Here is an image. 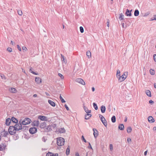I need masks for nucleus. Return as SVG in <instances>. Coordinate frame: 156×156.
Wrapping results in <instances>:
<instances>
[{
	"instance_id": "obj_1",
	"label": "nucleus",
	"mask_w": 156,
	"mask_h": 156,
	"mask_svg": "<svg viewBox=\"0 0 156 156\" xmlns=\"http://www.w3.org/2000/svg\"><path fill=\"white\" fill-rule=\"evenodd\" d=\"M64 142L65 140L63 138L60 137L57 138V143L58 145L59 146L63 145Z\"/></svg>"
},
{
	"instance_id": "obj_2",
	"label": "nucleus",
	"mask_w": 156,
	"mask_h": 156,
	"mask_svg": "<svg viewBox=\"0 0 156 156\" xmlns=\"http://www.w3.org/2000/svg\"><path fill=\"white\" fill-rule=\"evenodd\" d=\"M128 74V72H124L123 74L119 78V81L120 82L124 81L127 77Z\"/></svg>"
},
{
	"instance_id": "obj_3",
	"label": "nucleus",
	"mask_w": 156,
	"mask_h": 156,
	"mask_svg": "<svg viewBox=\"0 0 156 156\" xmlns=\"http://www.w3.org/2000/svg\"><path fill=\"white\" fill-rule=\"evenodd\" d=\"M17 131L15 127L13 126H10L9 129V132L10 134L14 135Z\"/></svg>"
},
{
	"instance_id": "obj_4",
	"label": "nucleus",
	"mask_w": 156,
	"mask_h": 156,
	"mask_svg": "<svg viewBox=\"0 0 156 156\" xmlns=\"http://www.w3.org/2000/svg\"><path fill=\"white\" fill-rule=\"evenodd\" d=\"M99 116L102 123L105 127H106L107 125V121L105 118L101 114H99Z\"/></svg>"
},
{
	"instance_id": "obj_5",
	"label": "nucleus",
	"mask_w": 156,
	"mask_h": 156,
	"mask_svg": "<svg viewBox=\"0 0 156 156\" xmlns=\"http://www.w3.org/2000/svg\"><path fill=\"white\" fill-rule=\"evenodd\" d=\"M31 122V120L28 118H26L21 122V123L23 125H26L30 124Z\"/></svg>"
},
{
	"instance_id": "obj_6",
	"label": "nucleus",
	"mask_w": 156,
	"mask_h": 156,
	"mask_svg": "<svg viewBox=\"0 0 156 156\" xmlns=\"http://www.w3.org/2000/svg\"><path fill=\"white\" fill-rule=\"evenodd\" d=\"M14 127L15 128L16 131H18L19 130H21L22 129L21 121H20L19 123L16 124L15 125Z\"/></svg>"
},
{
	"instance_id": "obj_7",
	"label": "nucleus",
	"mask_w": 156,
	"mask_h": 156,
	"mask_svg": "<svg viewBox=\"0 0 156 156\" xmlns=\"http://www.w3.org/2000/svg\"><path fill=\"white\" fill-rule=\"evenodd\" d=\"M76 82L79 83L83 85H84L85 84V83L84 81L81 78H77L76 79Z\"/></svg>"
},
{
	"instance_id": "obj_8",
	"label": "nucleus",
	"mask_w": 156,
	"mask_h": 156,
	"mask_svg": "<svg viewBox=\"0 0 156 156\" xmlns=\"http://www.w3.org/2000/svg\"><path fill=\"white\" fill-rule=\"evenodd\" d=\"M37 129L35 127L31 128L29 129V132L31 134H33L37 131Z\"/></svg>"
},
{
	"instance_id": "obj_9",
	"label": "nucleus",
	"mask_w": 156,
	"mask_h": 156,
	"mask_svg": "<svg viewBox=\"0 0 156 156\" xmlns=\"http://www.w3.org/2000/svg\"><path fill=\"white\" fill-rule=\"evenodd\" d=\"M38 119L42 121H47L48 120L47 118L46 117L42 115L39 116L38 117Z\"/></svg>"
},
{
	"instance_id": "obj_10",
	"label": "nucleus",
	"mask_w": 156,
	"mask_h": 156,
	"mask_svg": "<svg viewBox=\"0 0 156 156\" xmlns=\"http://www.w3.org/2000/svg\"><path fill=\"white\" fill-rule=\"evenodd\" d=\"M6 147V145L5 143H2L0 144V150L2 151L4 150Z\"/></svg>"
},
{
	"instance_id": "obj_11",
	"label": "nucleus",
	"mask_w": 156,
	"mask_h": 156,
	"mask_svg": "<svg viewBox=\"0 0 156 156\" xmlns=\"http://www.w3.org/2000/svg\"><path fill=\"white\" fill-rule=\"evenodd\" d=\"M148 120L150 123H153L154 121V118L151 116H149L148 117Z\"/></svg>"
},
{
	"instance_id": "obj_12",
	"label": "nucleus",
	"mask_w": 156,
	"mask_h": 156,
	"mask_svg": "<svg viewBox=\"0 0 156 156\" xmlns=\"http://www.w3.org/2000/svg\"><path fill=\"white\" fill-rule=\"evenodd\" d=\"M93 131H94L93 134L94 137L95 139H96L98 136V131L97 130L95 129H93Z\"/></svg>"
},
{
	"instance_id": "obj_13",
	"label": "nucleus",
	"mask_w": 156,
	"mask_h": 156,
	"mask_svg": "<svg viewBox=\"0 0 156 156\" xmlns=\"http://www.w3.org/2000/svg\"><path fill=\"white\" fill-rule=\"evenodd\" d=\"M35 81L38 84H40L41 82V79L39 77H36Z\"/></svg>"
},
{
	"instance_id": "obj_14",
	"label": "nucleus",
	"mask_w": 156,
	"mask_h": 156,
	"mask_svg": "<svg viewBox=\"0 0 156 156\" xmlns=\"http://www.w3.org/2000/svg\"><path fill=\"white\" fill-rule=\"evenodd\" d=\"M83 109L86 113L90 114L91 112V110L88 109V108L85 106L84 105L83 106Z\"/></svg>"
},
{
	"instance_id": "obj_15",
	"label": "nucleus",
	"mask_w": 156,
	"mask_h": 156,
	"mask_svg": "<svg viewBox=\"0 0 156 156\" xmlns=\"http://www.w3.org/2000/svg\"><path fill=\"white\" fill-rule=\"evenodd\" d=\"M48 103L52 106L55 107V104L54 102L50 100H48Z\"/></svg>"
},
{
	"instance_id": "obj_16",
	"label": "nucleus",
	"mask_w": 156,
	"mask_h": 156,
	"mask_svg": "<svg viewBox=\"0 0 156 156\" xmlns=\"http://www.w3.org/2000/svg\"><path fill=\"white\" fill-rule=\"evenodd\" d=\"M33 125L34 126H38L39 125V121L37 120V121H34L33 122Z\"/></svg>"
},
{
	"instance_id": "obj_17",
	"label": "nucleus",
	"mask_w": 156,
	"mask_h": 156,
	"mask_svg": "<svg viewBox=\"0 0 156 156\" xmlns=\"http://www.w3.org/2000/svg\"><path fill=\"white\" fill-rule=\"evenodd\" d=\"M126 15L127 16H130L132 15V14L131 13V11H130L128 9L126 10V11L125 13Z\"/></svg>"
},
{
	"instance_id": "obj_18",
	"label": "nucleus",
	"mask_w": 156,
	"mask_h": 156,
	"mask_svg": "<svg viewBox=\"0 0 156 156\" xmlns=\"http://www.w3.org/2000/svg\"><path fill=\"white\" fill-rule=\"evenodd\" d=\"M9 90L12 93H16L17 90L14 88H9Z\"/></svg>"
},
{
	"instance_id": "obj_19",
	"label": "nucleus",
	"mask_w": 156,
	"mask_h": 156,
	"mask_svg": "<svg viewBox=\"0 0 156 156\" xmlns=\"http://www.w3.org/2000/svg\"><path fill=\"white\" fill-rule=\"evenodd\" d=\"M106 108L105 106L102 105L101 107V110L102 113H104L105 112Z\"/></svg>"
},
{
	"instance_id": "obj_20",
	"label": "nucleus",
	"mask_w": 156,
	"mask_h": 156,
	"mask_svg": "<svg viewBox=\"0 0 156 156\" xmlns=\"http://www.w3.org/2000/svg\"><path fill=\"white\" fill-rule=\"evenodd\" d=\"M61 55L62 57L61 60L62 63H64L65 64H66V60L65 59V58L63 55L62 54H61Z\"/></svg>"
},
{
	"instance_id": "obj_21",
	"label": "nucleus",
	"mask_w": 156,
	"mask_h": 156,
	"mask_svg": "<svg viewBox=\"0 0 156 156\" xmlns=\"http://www.w3.org/2000/svg\"><path fill=\"white\" fill-rule=\"evenodd\" d=\"M145 93L149 97H151V93L150 91L149 90H146L145 91Z\"/></svg>"
},
{
	"instance_id": "obj_22",
	"label": "nucleus",
	"mask_w": 156,
	"mask_h": 156,
	"mask_svg": "<svg viewBox=\"0 0 156 156\" xmlns=\"http://www.w3.org/2000/svg\"><path fill=\"white\" fill-rule=\"evenodd\" d=\"M11 120L10 118H8L6 119V124L7 125L9 126V125Z\"/></svg>"
},
{
	"instance_id": "obj_23",
	"label": "nucleus",
	"mask_w": 156,
	"mask_h": 156,
	"mask_svg": "<svg viewBox=\"0 0 156 156\" xmlns=\"http://www.w3.org/2000/svg\"><path fill=\"white\" fill-rule=\"evenodd\" d=\"M11 120L14 123H17L18 122V120L14 117L12 118Z\"/></svg>"
},
{
	"instance_id": "obj_24",
	"label": "nucleus",
	"mask_w": 156,
	"mask_h": 156,
	"mask_svg": "<svg viewBox=\"0 0 156 156\" xmlns=\"http://www.w3.org/2000/svg\"><path fill=\"white\" fill-rule=\"evenodd\" d=\"M116 77L119 80V78L121 76L120 74V71L118 69L117 70L116 73Z\"/></svg>"
},
{
	"instance_id": "obj_25",
	"label": "nucleus",
	"mask_w": 156,
	"mask_h": 156,
	"mask_svg": "<svg viewBox=\"0 0 156 156\" xmlns=\"http://www.w3.org/2000/svg\"><path fill=\"white\" fill-rule=\"evenodd\" d=\"M118 128L121 130H123L124 129V126L123 124H120L119 125Z\"/></svg>"
},
{
	"instance_id": "obj_26",
	"label": "nucleus",
	"mask_w": 156,
	"mask_h": 156,
	"mask_svg": "<svg viewBox=\"0 0 156 156\" xmlns=\"http://www.w3.org/2000/svg\"><path fill=\"white\" fill-rule=\"evenodd\" d=\"M139 12L138 10L136 9L134 12V15L135 16H137L139 15Z\"/></svg>"
},
{
	"instance_id": "obj_27",
	"label": "nucleus",
	"mask_w": 156,
	"mask_h": 156,
	"mask_svg": "<svg viewBox=\"0 0 156 156\" xmlns=\"http://www.w3.org/2000/svg\"><path fill=\"white\" fill-rule=\"evenodd\" d=\"M86 55L88 58H90L91 57V54L90 51H87Z\"/></svg>"
},
{
	"instance_id": "obj_28",
	"label": "nucleus",
	"mask_w": 156,
	"mask_h": 156,
	"mask_svg": "<svg viewBox=\"0 0 156 156\" xmlns=\"http://www.w3.org/2000/svg\"><path fill=\"white\" fill-rule=\"evenodd\" d=\"M91 116V115L90 114H87L85 116V119H89Z\"/></svg>"
},
{
	"instance_id": "obj_29",
	"label": "nucleus",
	"mask_w": 156,
	"mask_h": 156,
	"mask_svg": "<svg viewBox=\"0 0 156 156\" xmlns=\"http://www.w3.org/2000/svg\"><path fill=\"white\" fill-rule=\"evenodd\" d=\"M70 153V148L69 146H68L66 149V154L67 155H68Z\"/></svg>"
},
{
	"instance_id": "obj_30",
	"label": "nucleus",
	"mask_w": 156,
	"mask_h": 156,
	"mask_svg": "<svg viewBox=\"0 0 156 156\" xmlns=\"http://www.w3.org/2000/svg\"><path fill=\"white\" fill-rule=\"evenodd\" d=\"M111 121L113 123L115 122L116 121V118L115 116H113L111 118Z\"/></svg>"
},
{
	"instance_id": "obj_31",
	"label": "nucleus",
	"mask_w": 156,
	"mask_h": 156,
	"mask_svg": "<svg viewBox=\"0 0 156 156\" xmlns=\"http://www.w3.org/2000/svg\"><path fill=\"white\" fill-rule=\"evenodd\" d=\"M132 130V128L130 127H128L127 129V131L128 133H130Z\"/></svg>"
},
{
	"instance_id": "obj_32",
	"label": "nucleus",
	"mask_w": 156,
	"mask_h": 156,
	"mask_svg": "<svg viewBox=\"0 0 156 156\" xmlns=\"http://www.w3.org/2000/svg\"><path fill=\"white\" fill-rule=\"evenodd\" d=\"M150 73L151 75H154V70L151 69L150 70Z\"/></svg>"
},
{
	"instance_id": "obj_33",
	"label": "nucleus",
	"mask_w": 156,
	"mask_h": 156,
	"mask_svg": "<svg viewBox=\"0 0 156 156\" xmlns=\"http://www.w3.org/2000/svg\"><path fill=\"white\" fill-rule=\"evenodd\" d=\"M60 100L61 101L62 103H65L66 102L62 98V97L61 96V95H60Z\"/></svg>"
},
{
	"instance_id": "obj_34",
	"label": "nucleus",
	"mask_w": 156,
	"mask_h": 156,
	"mask_svg": "<svg viewBox=\"0 0 156 156\" xmlns=\"http://www.w3.org/2000/svg\"><path fill=\"white\" fill-rule=\"evenodd\" d=\"M59 131L60 133H63L65 132V130L64 128H61L59 129Z\"/></svg>"
},
{
	"instance_id": "obj_35",
	"label": "nucleus",
	"mask_w": 156,
	"mask_h": 156,
	"mask_svg": "<svg viewBox=\"0 0 156 156\" xmlns=\"http://www.w3.org/2000/svg\"><path fill=\"white\" fill-rule=\"evenodd\" d=\"M93 105L94 107V108L96 110L98 109V106H97V105L95 103H93Z\"/></svg>"
},
{
	"instance_id": "obj_36",
	"label": "nucleus",
	"mask_w": 156,
	"mask_h": 156,
	"mask_svg": "<svg viewBox=\"0 0 156 156\" xmlns=\"http://www.w3.org/2000/svg\"><path fill=\"white\" fill-rule=\"evenodd\" d=\"M17 12L18 14L20 16H22L23 14V12L21 10H18Z\"/></svg>"
},
{
	"instance_id": "obj_37",
	"label": "nucleus",
	"mask_w": 156,
	"mask_h": 156,
	"mask_svg": "<svg viewBox=\"0 0 156 156\" xmlns=\"http://www.w3.org/2000/svg\"><path fill=\"white\" fill-rule=\"evenodd\" d=\"M0 76H1L2 79H4V80H5L6 79L5 76L3 74H1Z\"/></svg>"
},
{
	"instance_id": "obj_38",
	"label": "nucleus",
	"mask_w": 156,
	"mask_h": 156,
	"mask_svg": "<svg viewBox=\"0 0 156 156\" xmlns=\"http://www.w3.org/2000/svg\"><path fill=\"white\" fill-rule=\"evenodd\" d=\"M80 32H81V33H83L84 32V30H83V27H80Z\"/></svg>"
},
{
	"instance_id": "obj_39",
	"label": "nucleus",
	"mask_w": 156,
	"mask_h": 156,
	"mask_svg": "<svg viewBox=\"0 0 156 156\" xmlns=\"http://www.w3.org/2000/svg\"><path fill=\"white\" fill-rule=\"evenodd\" d=\"M53 155V153L48 152L46 154V156H51Z\"/></svg>"
},
{
	"instance_id": "obj_40",
	"label": "nucleus",
	"mask_w": 156,
	"mask_h": 156,
	"mask_svg": "<svg viewBox=\"0 0 156 156\" xmlns=\"http://www.w3.org/2000/svg\"><path fill=\"white\" fill-rule=\"evenodd\" d=\"M124 15L122 13H121L120 14V16L119 17V19H121V20H122L123 19Z\"/></svg>"
},
{
	"instance_id": "obj_41",
	"label": "nucleus",
	"mask_w": 156,
	"mask_h": 156,
	"mask_svg": "<svg viewBox=\"0 0 156 156\" xmlns=\"http://www.w3.org/2000/svg\"><path fill=\"white\" fill-rule=\"evenodd\" d=\"M109 149L111 151H112L113 150V145L112 144H110L109 145Z\"/></svg>"
},
{
	"instance_id": "obj_42",
	"label": "nucleus",
	"mask_w": 156,
	"mask_h": 156,
	"mask_svg": "<svg viewBox=\"0 0 156 156\" xmlns=\"http://www.w3.org/2000/svg\"><path fill=\"white\" fill-rule=\"evenodd\" d=\"M58 76L60 77V78L62 79H63L64 78V76H63V75L62 74H61L60 73H59L58 74Z\"/></svg>"
},
{
	"instance_id": "obj_43",
	"label": "nucleus",
	"mask_w": 156,
	"mask_h": 156,
	"mask_svg": "<svg viewBox=\"0 0 156 156\" xmlns=\"http://www.w3.org/2000/svg\"><path fill=\"white\" fill-rule=\"evenodd\" d=\"M82 140H83L84 142L86 143L87 142V141L85 139L84 136H82Z\"/></svg>"
},
{
	"instance_id": "obj_44",
	"label": "nucleus",
	"mask_w": 156,
	"mask_h": 156,
	"mask_svg": "<svg viewBox=\"0 0 156 156\" xmlns=\"http://www.w3.org/2000/svg\"><path fill=\"white\" fill-rule=\"evenodd\" d=\"M153 57H154V61L155 62H156V54H154V55Z\"/></svg>"
},
{
	"instance_id": "obj_45",
	"label": "nucleus",
	"mask_w": 156,
	"mask_h": 156,
	"mask_svg": "<svg viewBox=\"0 0 156 156\" xmlns=\"http://www.w3.org/2000/svg\"><path fill=\"white\" fill-rule=\"evenodd\" d=\"M7 50L9 52H11L12 51V49L11 48H9L7 49Z\"/></svg>"
},
{
	"instance_id": "obj_46",
	"label": "nucleus",
	"mask_w": 156,
	"mask_h": 156,
	"mask_svg": "<svg viewBox=\"0 0 156 156\" xmlns=\"http://www.w3.org/2000/svg\"><path fill=\"white\" fill-rule=\"evenodd\" d=\"M22 49L23 50L26 51L27 50V48L26 47L24 46L22 47Z\"/></svg>"
},
{
	"instance_id": "obj_47",
	"label": "nucleus",
	"mask_w": 156,
	"mask_h": 156,
	"mask_svg": "<svg viewBox=\"0 0 156 156\" xmlns=\"http://www.w3.org/2000/svg\"><path fill=\"white\" fill-rule=\"evenodd\" d=\"M17 48L20 51H21V48L20 47V46L19 45H17Z\"/></svg>"
},
{
	"instance_id": "obj_48",
	"label": "nucleus",
	"mask_w": 156,
	"mask_h": 156,
	"mask_svg": "<svg viewBox=\"0 0 156 156\" xmlns=\"http://www.w3.org/2000/svg\"><path fill=\"white\" fill-rule=\"evenodd\" d=\"M64 106L67 110H69V108L66 104H65Z\"/></svg>"
},
{
	"instance_id": "obj_49",
	"label": "nucleus",
	"mask_w": 156,
	"mask_h": 156,
	"mask_svg": "<svg viewBox=\"0 0 156 156\" xmlns=\"http://www.w3.org/2000/svg\"><path fill=\"white\" fill-rule=\"evenodd\" d=\"M151 20H156V15H154L153 16V19Z\"/></svg>"
},
{
	"instance_id": "obj_50",
	"label": "nucleus",
	"mask_w": 156,
	"mask_h": 156,
	"mask_svg": "<svg viewBox=\"0 0 156 156\" xmlns=\"http://www.w3.org/2000/svg\"><path fill=\"white\" fill-rule=\"evenodd\" d=\"M51 156H58V154L57 153H55V154H53V155Z\"/></svg>"
},
{
	"instance_id": "obj_51",
	"label": "nucleus",
	"mask_w": 156,
	"mask_h": 156,
	"mask_svg": "<svg viewBox=\"0 0 156 156\" xmlns=\"http://www.w3.org/2000/svg\"><path fill=\"white\" fill-rule=\"evenodd\" d=\"M8 132H5L4 135L5 136H7V135H8Z\"/></svg>"
},
{
	"instance_id": "obj_52",
	"label": "nucleus",
	"mask_w": 156,
	"mask_h": 156,
	"mask_svg": "<svg viewBox=\"0 0 156 156\" xmlns=\"http://www.w3.org/2000/svg\"><path fill=\"white\" fill-rule=\"evenodd\" d=\"M149 103H150V104H153L154 103V101H152V100H151L149 101Z\"/></svg>"
},
{
	"instance_id": "obj_53",
	"label": "nucleus",
	"mask_w": 156,
	"mask_h": 156,
	"mask_svg": "<svg viewBox=\"0 0 156 156\" xmlns=\"http://www.w3.org/2000/svg\"><path fill=\"white\" fill-rule=\"evenodd\" d=\"M127 142L129 143L130 142H131V140L130 138H128L127 139Z\"/></svg>"
},
{
	"instance_id": "obj_54",
	"label": "nucleus",
	"mask_w": 156,
	"mask_h": 156,
	"mask_svg": "<svg viewBox=\"0 0 156 156\" xmlns=\"http://www.w3.org/2000/svg\"><path fill=\"white\" fill-rule=\"evenodd\" d=\"M109 21H107V26H108V27H109Z\"/></svg>"
},
{
	"instance_id": "obj_55",
	"label": "nucleus",
	"mask_w": 156,
	"mask_h": 156,
	"mask_svg": "<svg viewBox=\"0 0 156 156\" xmlns=\"http://www.w3.org/2000/svg\"><path fill=\"white\" fill-rule=\"evenodd\" d=\"M89 148H90L91 149H92L90 143H89Z\"/></svg>"
},
{
	"instance_id": "obj_56",
	"label": "nucleus",
	"mask_w": 156,
	"mask_h": 156,
	"mask_svg": "<svg viewBox=\"0 0 156 156\" xmlns=\"http://www.w3.org/2000/svg\"><path fill=\"white\" fill-rule=\"evenodd\" d=\"M11 44L12 45H15V43L14 42H13L12 41H11Z\"/></svg>"
},
{
	"instance_id": "obj_57",
	"label": "nucleus",
	"mask_w": 156,
	"mask_h": 156,
	"mask_svg": "<svg viewBox=\"0 0 156 156\" xmlns=\"http://www.w3.org/2000/svg\"><path fill=\"white\" fill-rule=\"evenodd\" d=\"M29 71L32 73H33V71H32V69L31 68L30 69Z\"/></svg>"
},
{
	"instance_id": "obj_58",
	"label": "nucleus",
	"mask_w": 156,
	"mask_h": 156,
	"mask_svg": "<svg viewBox=\"0 0 156 156\" xmlns=\"http://www.w3.org/2000/svg\"><path fill=\"white\" fill-rule=\"evenodd\" d=\"M147 151H145L144 152V155H145V156L147 154Z\"/></svg>"
},
{
	"instance_id": "obj_59",
	"label": "nucleus",
	"mask_w": 156,
	"mask_h": 156,
	"mask_svg": "<svg viewBox=\"0 0 156 156\" xmlns=\"http://www.w3.org/2000/svg\"><path fill=\"white\" fill-rule=\"evenodd\" d=\"M149 14V12H147V13H145V14L144 16H147Z\"/></svg>"
},
{
	"instance_id": "obj_60",
	"label": "nucleus",
	"mask_w": 156,
	"mask_h": 156,
	"mask_svg": "<svg viewBox=\"0 0 156 156\" xmlns=\"http://www.w3.org/2000/svg\"><path fill=\"white\" fill-rule=\"evenodd\" d=\"M75 156H80L79 154L77 152L76 153V154H75Z\"/></svg>"
},
{
	"instance_id": "obj_61",
	"label": "nucleus",
	"mask_w": 156,
	"mask_h": 156,
	"mask_svg": "<svg viewBox=\"0 0 156 156\" xmlns=\"http://www.w3.org/2000/svg\"><path fill=\"white\" fill-rule=\"evenodd\" d=\"M153 130H154V131H155L156 130V127H154L153 128Z\"/></svg>"
},
{
	"instance_id": "obj_62",
	"label": "nucleus",
	"mask_w": 156,
	"mask_h": 156,
	"mask_svg": "<svg viewBox=\"0 0 156 156\" xmlns=\"http://www.w3.org/2000/svg\"><path fill=\"white\" fill-rule=\"evenodd\" d=\"M37 94H34V95H33V97H34V98H36L37 97Z\"/></svg>"
},
{
	"instance_id": "obj_63",
	"label": "nucleus",
	"mask_w": 156,
	"mask_h": 156,
	"mask_svg": "<svg viewBox=\"0 0 156 156\" xmlns=\"http://www.w3.org/2000/svg\"><path fill=\"white\" fill-rule=\"evenodd\" d=\"M92 90L93 91H94L95 90L94 88V87H92Z\"/></svg>"
},
{
	"instance_id": "obj_64",
	"label": "nucleus",
	"mask_w": 156,
	"mask_h": 156,
	"mask_svg": "<svg viewBox=\"0 0 156 156\" xmlns=\"http://www.w3.org/2000/svg\"><path fill=\"white\" fill-rule=\"evenodd\" d=\"M127 121V118L126 117L125 118V120H124V121L125 122H126Z\"/></svg>"
}]
</instances>
